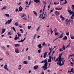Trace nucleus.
Returning <instances> with one entry per match:
<instances>
[{
  "instance_id": "nucleus-1",
  "label": "nucleus",
  "mask_w": 74,
  "mask_h": 74,
  "mask_svg": "<svg viewBox=\"0 0 74 74\" xmlns=\"http://www.w3.org/2000/svg\"><path fill=\"white\" fill-rule=\"evenodd\" d=\"M62 53H61L59 55V57L58 58L56 59L55 61V62H56L58 60V65H60L61 66H62V65L64 64V62L62 61Z\"/></svg>"
},
{
  "instance_id": "nucleus-2",
  "label": "nucleus",
  "mask_w": 74,
  "mask_h": 74,
  "mask_svg": "<svg viewBox=\"0 0 74 74\" xmlns=\"http://www.w3.org/2000/svg\"><path fill=\"white\" fill-rule=\"evenodd\" d=\"M44 62L45 63L44 65L43 66H42L41 68H44L43 69V70L45 71L47 69H48V67L47 66V65H48V63H47L48 61H47V60L46 59L45 61H44Z\"/></svg>"
},
{
  "instance_id": "nucleus-3",
  "label": "nucleus",
  "mask_w": 74,
  "mask_h": 74,
  "mask_svg": "<svg viewBox=\"0 0 74 74\" xmlns=\"http://www.w3.org/2000/svg\"><path fill=\"white\" fill-rule=\"evenodd\" d=\"M15 52L16 53H19V49H18V48H15Z\"/></svg>"
},
{
  "instance_id": "nucleus-4",
  "label": "nucleus",
  "mask_w": 74,
  "mask_h": 74,
  "mask_svg": "<svg viewBox=\"0 0 74 74\" xmlns=\"http://www.w3.org/2000/svg\"><path fill=\"white\" fill-rule=\"evenodd\" d=\"M68 12H69L70 15H71L72 14H73V11H71V10H68Z\"/></svg>"
},
{
  "instance_id": "nucleus-5",
  "label": "nucleus",
  "mask_w": 74,
  "mask_h": 74,
  "mask_svg": "<svg viewBox=\"0 0 74 74\" xmlns=\"http://www.w3.org/2000/svg\"><path fill=\"white\" fill-rule=\"evenodd\" d=\"M11 22H12V19L10 18V20H8V25L10 24V23H11Z\"/></svg>"
},
{
  "instance_id": "nucleus-6",
  "label": "nucleus",
  "mask_w": 74,
  "mask_h": 74,
  "mask_svg": "<svg viewBox=\"0 0 74 74\" xmlns=\"http://www.w3.org/2000/svg\"><path fill=\"white\" fill-rule=\"evenodd\" d=\"M38 65H36L34 66V70H37L38 69Z\"/></svg>"
},
{
  "instance_id": "nucleus-7",
  "label": "nucleus",
  "mask_w": 74,
  "mask_h": 74,
  "mask_svg": "<svg viewBox=\"0 0 74 74\" xmlns=\"http://www.w3.org/2000/svg\"><path fill=\"white\" fill-rule=\"evenodd\" d=\"M19 10H18V12L22 11L23 8H22V7H21V6H20L19 7Z\"/></svg>"
},
{
  "instance_id": "nucleus-8",
  "label": "nucleus",
  "mask_w": 74,
  "mask_h": 74,
  "mask_svg": "<svg viewBox=\"0 0 74 74\" xmlns=\"http://www.w3.org/2000/svg\"><path fill=\"white\" fill-rule=\"evenodd\" d=\"M34 2H35L36 3H40V0H34Z\"/></svg>"
},
{
  "instance_id": "nucleus-9",
  "label": "nucleus",
  "mask_w": 74,
  "mask_h": 74,
  "mask_svg": "<svg viewBox=\"0 0 74 74\" xmlns=\"http://www.w3.org/2000/svg\"><path fill=\"white\" fill-rule=\"evenodd\" d=\"M37 47H39V48L40 49H41V48H42V46H41V44H40L39 45H38Z\"/></svg>"
},
{
  "instance_id": "nucleus-10",
  "label": "nucleus",
  "mask_w": 74,
  "mask_h": 74,
  "mask_svg": "<svg viewBox=\"0 0 74 74\" xmlns=\"http://www.w3.org/2000/svg\"><path fill=\"white\" fill-rule=\"evenodd\" d=\"M5 32V29L3 28L2 29V31L1 32V34H3Z\"/></svg>"
},
{
  "instance_id": "nucleus-11",
  "label": "nucleus",
  "mask_w": 74,
  "mask_h": 74,
  "mask_svg": "<svg viewBox=\"0 0 74 74\" xmlns=\"http://www.w3.org/2000/svg\"><path fill=\"white\" fill-rule=\"evenodd\" d=\"M14 46L15 47H20V45L19 44H16Z\"/></svg>"
},
{
  "instance_id": "nucleus-12",
  "label": "nucleus",
  "mask_w": 74,
  "mask_h": 74,
  "mask_svg": "<svg viewBox=\"0 0 74 74\" xmlns=\"http://www.w3.org/2000/svg\"><path fill=\"white\" fill-rule=\"evenodd\" d=\"M55 9L57 10H59L60 11V10H61L62 9V8H55Z\"/></svg>"
},
{
  "instance_id": "nucleus-13",
  "label": "nucleus",
  "mask_w": 74,
  "mask_h": 74,
  "mask_svg": "<svg viewBox=\"0 0 74 74\" xmlns=\"http://www.w3.org/2000/svg\"><path fill=\"white\" fill-rule=\"evenodd\" d=\"M60 18H62V20H65V18H64V17H63V16H62V15H61L60 16Z\"/></svg>"
},
{
  "instance_id": "nucleus-14",
  "label": "nucleus",
  "mask_w": 74,
  "mask_h": 74,
  "mask_svg": "<svg viewBox=\"0 0 74 74\" xmlns=\"http://www.w3.org/2000/svg\"><path fill=\"white\" fill-rule=\"evenodd\" d=\"M23 63L25 64H27V61H24Z\"/></svg>"
},
{
  "instance_id": "nucleus-15",
  "label": "nucleus",
  "mask_w": 74,
  "mask_h": 74,
  "mask_svg": "<svg viewBox=\"0 0 74 74\" xmlns=\"http://www.w3.org/2000/svg\"><path fill=\"white\" fill-rule=\"evenodd\" d=\"M70 19H71V18H70V19L68 21L66 22V25H67L68 24H69V23H70Z\"/></svg>"
},
{
  "instance_id": "nucleus-16",
  "label": "nucleus",
  "mask_w": 74,
  "mask_h": 74,
  "mask_svg": "<svg viewBox=\"0 0 74 74\" xmlns=\"http://www.w3.org/2000/svg\"><path fill=\"white\" fill-rule=\"evenodd\" d=\"M62 49L63 50H65L66 49V47L64 46V45L63 46Z\"/></svg>"
},
{
  "instance_id": "nucleus-17",
  "label": "nucleus",
  "mask_w": 74,
  "mask_h": 74,
  "mask_svg": "<svg viewBox=\"0 0 74 74\" xmlns=\"http://www.w3.org/2000/svg\"><path fill=\"white\" fill-rule=\"evenodd\" d=\"M57 11H56L55 13L56 14V15H59V14H60V13L59 12H57Z\"/></svg>"
},
{
  "instance_id": "nucleus-18",
  "label": "nucleus",
  "mask_w": 74,
  "mask_h": 74,
  "mask_svg": "<svg viewBox=\"0 0 74 74\" xmlns=\"http://www.w3.org/2000/svg\"><path fill=\"white\" fill-rule=\"evenodd\" d=\"M63 40H67V37L65 36V37H64V38H63Z\"/></svg>"
},
{
  "instance_id": "nucleus-19",
  "label": "nucleus",
  "mask_w": 74,
  "mask_h": 74,
  "mask_svg": "<svg viewBox=\"0 0 74 74\" xmlns=\"http://www.w3.org/2000/svg\"><path fill=\"white\" fill-rule=\"evenodd\" d=\"M33 12H34V14L36 15V16H37V13L36 12L33 11Z\"/></svg>"
},
{
  "instance_id": "nucleus-20",
  "label": "nucleus",
  "mask_w": 74,
  "mask_h": 74,
  "mask_svg": "<svg viewBox=\"0 0 74 74\" xmlns=\"http://www.w3.org/2000/svg\"><path fill=\"white\" fill-rule=\"evenodd\" d=\"M74 16V14L73 13L72 14V15L71 17V18H70L71 19H73V18Z\"/></svg>"
},
{
  "instance_id": "nucleus-21",
  "label": "nucleus",
  "mask_w": 74,
  "mask_h": 74,
  "mask_svg": "<svg viewBox=\"0 0 74 74\" xmlns=\"http://www.w3.org/2000/svg\"><path fill=\"white\" fill-rule=\"evenodd\" d=\"M17 39H19V37L18 36V37H16V38H15V40H17Z\"/></svg>"
},
{
  "instance_id": "nucleus-22",
  "label": "nucleus",
  "mask_w": 74,
  "mask_h": 74,
  "mask_svg": "<svg viewBox=\"0 0 74 74\" xmlns=\"http://www.w3.org/2000/svg\"><path fill=\"white\" fill-rule=\"evenodd\" d=\"M58 34H59V33L58 32H56L54 33V34L55 36H57L58 35Z\"/></svg>"
},
{
  "instance_id": "nucleus-23",
  "label": "nucleus",
  "mask_w": 74,
  "mask_h": 74,
  "mask_svg": "<svg viewBox=\"0 0 74 74\" xmlns=\"http://www.w3.org/2000/svg\"><path fill=\"white\" fill-rule=\"evenodd\" d=\"M5 15L7 17H10V14H5Z\"/></svg>"
},
{
  "instance_id": "nucleus-24",
  "label": "nucleus",
  "mask_w": 74,
  "mask_h": 74,
  "mask_svg": "<svg viewBox=\"0 0 74 74\" xmlns=\"http://www.w3.org/2000/svg\"><path fill=\"white\" fill-rule=\"evenodd\" d=\"M7 68V64H5L4 66V68L5 69H6V68Z\"/></svg>"
},
{
  "instance_id": "nucleus-25",
  "label": "nucleus",
  "mask_w": 74,
  "mask_h": 74,
  "mask_svg": "<svg viewBox=\"0 0 74 74\" xmlns=\"http://www.w3.org/2000/svg\"><path fill=\"white\" fill-rule=\"evenodd\" d=\"M40 26H39V27H38V28H37L36 29V31H37V32H38V31L39 30V29H40Z\"/></svg>"
},
{
  "instance_id": "nucleus-26",
  "label": "nucleus",
  "mask_w": 74,
  "mask_h": 74,
  "mask_svg": "<svg viewBox=\"0 0 74 74\" xmlns=\"http://www.w3.org/2000/svg\"><path fill=\"white\" fill-rule=\"evenodd\" d=\"M49 49L50 51V52H52V50H53V49H52V47L51 48H49Z\"/></svg>"
},
{
  "instance_id": "nucleus-27",
  "label": "nucleus",
  "mask_w": 74,
  "mask_h": 74,
  "mask_svg": "<svg viewBox=\"0 0 74 74\" xmlns=\"http://www.w3.org/2000/svg\"><path fill=\"white\" fill-rule=\"evenodd\" d=\"M14 25L16 26H18V23H17V22L15 23L14 24Z\"/></svg>"
},
{
  "instance_id": "nucleus-28",
  "label": "nucleus",
  "mask_w": 74,
  "mask_h": 74,
  "mask_svg": "<svg viewBox=\"0 0 74 74\" xmlns=\"http://www.w3.org/2000/svg\"><path fill=\"white\" fill-rule=\"evenodd\" d=\"M71 44V43L70 42L69 44L66 47V48H67V47H68L69 48H70V44Z\"/></svg>"
},
{
  "instance_id": "nucleus-29",
  "label": "nucleus",
  "mask_w": 74,
  "mask_h": 74,
  "mask_svg": "<svg viewBox=\"0 0 74 74\" xmlns=\"http://www.w3.org/2000/svg\"><path fill=\"white\" fill-rule=\"evenodd\" d=\"M51 32V34H52L53 33V31H52V28H51L50 29Z\"/></svg>"
},
{
  "instance_id": "nucleus-30",
  "label": "nucleus",
  "mask_w": 74,
  "mask_h": 74,
  "mask_svg": "<svg viewBox=\"0 0 74 74\" xmlns=\"http://www.w3.org/2000/svg\"><path fill=\"white\" fill-rule=\"evenodd\" d=\"M26 16V14H23L22 16H21V18H23L24 16Z\"/></svg>"
},
{
  "instance_id": "nucleus-31",
  "label": "nucleus",
  "mask_w": 74,
  "mask_h": 74,
  "mask_svg": "<svg viewBox=\"0 0 74 74\" xmlns=\"http://www.w3.org/2000/svg\"><path fill=\"white\" fill-rule=\"evenodd\" d=\"M48 62H52V60H51V59H49L48 60Z\"/></svg>"
},
{
  "instance_id": "nucleus-32",
  "label": "nucleus",
  "mask_w": 74,
  "mask_h": 74,
  "mask_svg": "<svg viewBox=\"0 0 74 74\" xmlns=\"http://www.w3.org/2000/svg\"><path fill=\"white\" fill-rule=\"evenodd\" d=\"M67 3V1H66L65 2L63 3L62 4H61V5H64V4H66V3Z\"/></svg>"
},
{
  "instance_id": "nucleus-33",
  "label": "nucleus",
  "mask_w": 74,
  "mask_h": 74,
  "mask_svg": "<svg viewBox=\"0 0 74 74\" xmlns=\"http://www.w3.org/2000/svg\"><path fill=\"white\" fill-rule=\"evenodd\" d=\"M44 12H43V13L42 14H40L39 15V18H41V16L42 15H44Z\"/></svg>"
},
{
  "instance_id": "nucleus-34",
  "label": "nucleus",
  "mask_w": 74,
  "mask_h": 74,
  "mask_svg": "<svg viewBox=\"0 0 74 74\" xmlns=\"http://www.w3.org/2000/svg\"><path fill=\"white\" fill-rule=\"evenodd\" d=\"M53 31L55 33L56 32H57V29L56 28L55 29H54Z\"/></svg>"
},
{
  "instance_id": "nucleus-35",
  "label": "nucleus",
  "mask_w": 74,
  "mask_h": 74,
  "mask_svg": "<svg viewBox=\"0 0 74 74\" xmlns=\"http://www.w3.org/2000/svg\"><path fill=\"white\" fill-rule=\"evenodd\" d=\"M6 6H5L4 7H3V8H2V9H1V10H4L5 9H6Z\"/></svg>"
},
{
  "instance_id": "nucleus-36",
  "label": "nucleus",
  "mask_w": 74,
  "mask_h": 74,
  "mask_svg": "<svg viewBox=\"0 0 74 74\" xmlns=\"http://www.w3.org/2000/svg\"><path fill=\"white\" fill-rule=\"evenodd\" d=\"M41 50L40 49L38 51V52L39 53H41Z\"/></svg>"
},
{
  "instance_id": "nucleus-37",
  "label": "nucleus",
  "mask_w": 74,
  "mask_h": 74,
  "mask_svg": "<svg viewBox=\"0 0 74 74\" xmlns=\"http://www.w3.org/2000/svg\"><path fill=\"white\" fill-rule=\"evenodd\" d=\"M71 64H72L71 66H74V63L73 62H71Z\"/></svg>"
},
{
  "instance_id": "nucleus-38",
  "label": "nucleus",
  "mask_w": 74,
  "mask_h": 74,
  "mask_svg": "<svg viewBox=\"0 0 74 74\" xmlns=\"http://www.w3.org/2000/svg\"><path fill=\"white\" fill-rule=\"evenodd\" d=\"M12 29L14 31V32H16V30H15V27H12Z\"/></svg>"
},
{
  "instance_id": "nucleus-39",
  "label": "nucleus",
  "mask_w": 74,
  "mask_h": 74,
  "mask_svg": "<svg viewBox=\"0 0 74 74\" xmlns=\"http://www.w3.org/2000/svg\"><path fill=\"white\" fill-rule=\"evenodd\" d=\"M63 37V36L61 35L59 37H58V38H62Z\"/></svg>"
},
{
  "instance_id": "nucleus-40",
  "label": "nucleus",
  "mask_w": 74,
  "mask_h": 74,
  "mask_svg": "<svg viewBox=\"0 0 74 74\" xmlns=\"http://www.w3.org/2000/svg\"><path fill=\"white\" fill-rule=\"evenodd\" d=\"M36 36H37V34H35L33 37V38H36Z\"/></svg>"
},
{
  "instance_id": "nucleus-41",
  "label": "nucleus",
  "mask_w": 74,
  "mask_h": 74,
  "mask_svg": "<svg viewBox=\"0 0 74 74\" xmlns=\"http://www.w3.org/2000/svg\"><path fill=\"white\" fill-rule=\"evenodd\" d=\"M8 34L9 35H11V34H11V32H8Z\"/></svg>"
},
{
  "instance_id": "nucleus-42",
  "label": "nucleus",
  "mask_w": 74,
  "mask_h": 74,
  "mask_svg": "<svg viewBox=\"0 0 74 74\" xmlns=\"http://www.w3.org/2000/svg\"><path fill=\"white\" fill-rule=\"evenodd\" d=\"M30 28H31V26H28V29H30Z\"/></svg>"
},
{
  "instance_id": "nucleus-43",
  "label": "nucleus",
  "mask_w": 74,
  "mask_h": 74,
  "mask_svg": "<svg viewBox=\"0 0 74 74\" xmlns=\"http://www.w3.org/2000/svg\"><path fill=\"white\" fill-rule=\"evenodd\" d=\"M43 2L44 3V4L45 5L47 4V2H45V1H43Z\"/></svg>"
},
{
  "instance_id": "nucleus-44",
  "label": "nucleus",
  "mask_w": 74,
  "mask_h": 74,
  "mask_svg": "<svg viewBox=\"0 0 74 74\" xmlns=\"http://www.w3.org/2000/svg\"><path fill=\"white\" fill-rule=\"evenodd\" d=\"M2 48H3V50H5V47L4 46H3L2 47Z\"/></svg>"
},
{
  "instance_id": "nucleus-45",
  "label": "nucleus",
  "mask_w": 74,
  "mask_h": 74,
  "mask_svg": "<svg viewBox=\"0 0 74 74\" xmlns=\"http://www.w3.org/2000/svg\"><path fill=\"white\" fill-rule=\"evenodd\" d=\"M50 7H51V6L50 5H49V6H48V8L49 9V10H49V8H50Z\"/></svg>"
},
{
  "instance_id": "nucleus-46",
  "label": "nucleus",
  "mask_w": 74,
  "mask_h": 74,
  "mask_svg": "<svg viewBox=\"0 0 74 74\" xmlns=\"http://www.w3.org/2000/svg\"><path fill=\"white\" fill-rule=\"evenodd\" d=\"M28 59L29 60H30V56H28Z\"/></svg>"
},
{
  "instance_id": "nucleus-47",
  "label": "nucleus",
  "mask_w": 74,
  "mask_h": 74,
  "mask_svg": "<svg viewBox=\"0 0 74 74\" xmlns=\"http://www.w3.org/2000/svg\"><path fill=\"white\" fill-rule=\"evenodd\" d=\"M66 35L67 36H69V32H66Z\"/></svg>"
},
{
  "instance_id": "nucleus-48",
  "label": "nucleus",
  "mask_w": 74,
  "mask_h": 74,
  "mask_svg": "<svg viewBox=\"0 0 74 74\" xmlns=\"http://www.w3.org/2000/svg\"><path fill=\"white\" fill-rule=\"evenodd\" d=\"M47 55V52H45V53L44 54V55H45V56H46V55Z\"/></svg>"
},
{
  "instance_id": "nucleus-49",
  "label": "nucleus",
  "mask_w": 74,
  "mask_h": 74,
  "mask_svg": "<svg viewBox=\"0 0 74 74\" xmlns=\"http://www.w3.org/2000/svg\"><path fill=\"white\" fill-rule=\"evenodd\" d=\"M73 68H72L71 69V71H72V72H73L74 71H73Z\"/></svg>"
},
{
  "instance_id": "nucleus-50",
  "label": "nucleus",
  "mask_w": 74,
  "mask_h": 74,
  "mask_svg": "<svg viewBox=\"0 0 74 74\" xmlns=\"http://www.w3.org/2000/svg\"><path fill=\"white\" fill-rule=\"evenodd\" d=\"M59 51H60V52H62V51H63V50H62V49H61V48L60 49Z\"/></svg>"
},
{
  "instance_id": "nucleus-51",
  "label": "nucleus",
  "mask_w": 74,
  "mask_h": 74,
  "mask_svg": "<svg viewBox=\"0 0 74 74\" xmlns=\"http://www.w3.org/2000/svg\"><path fill=\"white\" fill-rule=\"evenodd\" d=\"M18 37H21V34H18Z\"/></svg>"
},
{
  "instance_id": "nucleus-52",
  "label": "nucleus",
  "mask_w": 74,
  "mask_h": 74,
  "mask_svg": "<svg viewBox=\"0 0 74 74\" xmlns=\"http://www.w3.org/2000/svg\"><path fill=\"white\" fill-rule=\"evenodd\" d=\"M42 45H45V42H43L42 44Z\"/></svg>"
},
{
  "instance_id": "nucleus-53",
  "label": "nucleus",
  "mask_w": 74,
  "mask_h": 74,
  "mask_svg": "<svg viewBox=\"0 0 74 74\" xmlns=\"http://www.w3.org/2000/svg\"><path fill=\"white\" fill-rule=\"evenodd\" d=\"M71 39H72V40H73V39H74V36L72 37H71Z\"/></svg>"
},
{
  "instance_id": "nucleus-54",
  "label": "nucleus",
  "mask_w": 74,
  "mask_h": 74,
  "mask_svg": "<svg viewBox=\"0 0 74 74\" xmlns=\"http://www.w3.org/2000/svg\"><path fill=\"white\" fill-rule=\"evenodd\" d=\"M29 50V48L27 47V49H26V51H27L28 50Z\"/></svg>"
},
{
  "instance_id": "nucleus-55",
  "label": "nucleus",
  "mask_w": 74,
  "mask_h": 74,
  "mask_svg": "<svg viewBox=\"0 0 74 74\" xmlns=\"http://www.w3.org/2000/svg\"><path fill=\"white\" fill-rule=\"evenodd\" d=\"M21 42H23V41H24V40H20Z\"/></svg>"
},
{
  "instance_id": "nucleus-56",
  "label": "nucleus",
  "mask_w": 74,
  "mask_h": 74,
  "mask_svg": "<svg viewBox=\"0 0 74 74\" xmlns=\"http://www.w3.org/2000/svg\"><path fill=\"white\" fill-rule=\"evenodd\" d=\"M18 11V8H16L15 10L16 12H17Z\"/></svg>"
},
{
  "instance_id": "nucleus-57",
  "label": "nucleus",
  "mask_w": 74,
  "mask_h": 74,
  "mask_svg": "<svg viewBox=\"0 0 74 74\" xmlns=\"http://www.w3.org/2000/svg\"><path fill=\"white\" fill-rule=\"evenodd\" d=\"M45 16L44 17H43L42 18V19H45Z\"/></svg>"
},
{
  "instance_id": "nucleus-58",
  "label": "nucleus",
  "mask_w": 74,
  "mask_h": 74,
  "mask_svg": "<svg viewBox=\"0 0 74 74\" xmlns=\"http://www.w3.org/2000/svg\"><path fill=\"white\" fill-rule=\"evenodd\" d=\"M72 8H73V10H74V5H72Z\"/></svg>"
},
{
  "instance_id": "nucleus-59",
  "label": "nucleus",
  "mask_w": 74,
  "mask_h": 74,
  "mask_svg": "<svg viewBox=\"0 0 74 74\" xmlns=\"http://www.w3.org/2000/svg\"><path fill=\"white\" fill-rule=\"evenodd\" d=\"M30 4H31V1H30V2H29L28 5L29 6L30 5Z\"/></svg>"
},
{
  "instance_id": "nucleus-60",
  "label": "nucleus",
  "mask_w": 74,
  "mask_h": 74,
  "mask_svg": "<svg viewBox=\"0 0 74 74\" xmlns=\"http://www.w3.org/2000/svg\"><path fill=\"white\" fill-rule=\"evenodd\" d=\"M21 67H18V70H21Z\"/></svg>"
},
{
  "instance_id": "nucleus-61",
  "label": "nucleus",
  "mask_w": 74,
  "mask_h": 74,
  "mask_svg": "<svg viewBox=\"0 0 74 74\" xmlns=\"http://www.w3.org/2000/svg\"><path fill=\"white\" fill-rule=\"evenodd\" d=\"M69 56H73V57H74V55H73H73H69Z\"/></svg>"
},
{
  "instance_id": "nucleus-62",
  "label": "nucleus",
  "mask_w": 74,
  "mask_h": 74,
  "mask_svg": "<svg viewBox=\"0 0 74 74\" xmlns=\"http://www.w3.org/2000/svg\"><path fill=\"white\" fill-rule=\"evenodd\" d=\"M51 52L50 51V52L48 54V55H51Z\"/></svg>"
},
{
  "instance_id": "nucleus-63",
  "label": "nucleus",
  "mask_w": 74,
  "mask_h": 74,
  "mask_svg": "<svg viewBox=\"0 0 74 74\" xmlns=\"http://www.w3.org/2000/svg\"><path fill=\"white\" fill-rule=\"evenodd\" d=\"M63 34H64V33H63V32L62 33V34H61V35L62 36H63Z\"/></svg>"
},
{
  "instance_id": "nucleus-64",
  "label": "nucleus",
  "mask_w": 74,
  "mask_h": 74,
  "mask_svg": "<svg viewBox=\"0 0 74 74\" xmlns=\"http://www.w3.org/2000/svg\"><path fill=\"white\" fill-rule=\"evenodd\" d=\"M49 59H51H51L52 58L51 57V56H49Z\"/></svg>"
}]
</instances>
